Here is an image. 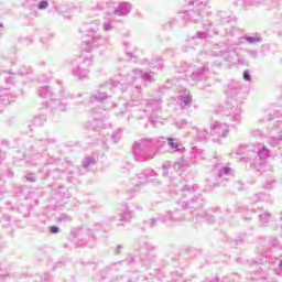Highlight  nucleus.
Wrapping results in <instances>:
<instances>
[{
  "instance_id": "c9c22d12",
  "label": "nucleus",
  "mask_w": 282,
  "mask_h": 282,
  "mask_svg": "<svg viewBox=\"0 0 282 282\" xmlns=\"http://www.w3.org/2000/svg\"><path fill=\"white\" fill-rule=\"evenodd\" d=\"M263 162H265V160H268V158H270V150H268V148L262 147L257 154Z\"/></svg>"
},
{
  "instance_id": "f257e3e1",
  "label": "nucleus",
  "mask_w": 282,
  "mask_h": 282,
  "mask_svg": "<svg viewBox=\"0 0 282 282\" xmlns=\"http://www.w3.org/2000/svg\"><path fill=\"white\" fill-rule=\"evenodd\" d=\"M227 101L225 105L218 106L216 113H224L225 116H231L234 122H241V85L238 83H230L226 89Z\"/></svg>"
},
{
  "instance_id": "09e8293b",
  "label": "nucleus",
  "mask_w": 282,
  "mask_h": 282,
  "mask_svg": "<svg viewBox=\"0 0 282 282\" xmlns=\"http://www.w3.org/2000/svg\"><path fill=\"white\" fill-rule=\"evenodd\" d=\"M120 138H122V129H118L111 134V139L113 142H120Z\"/></svg>"
},
{
  "instance_id": "680f3d73",
  "label": "nucleus",
  "mask_w": 282,
  "mask_h": 282,
  "mask_svg": "<svg viewBox=\"0 0 282 282\" xmlns=\"http://www.w3.org/2000/svg\"><path fill=\"white\" fill-rule=\"evenodd\" d=\"M23 191H24V186L23 185L15 186V189H14L15 197H21V195H23Z\"/></svg>"
},
{
  "instance_id": "20e7f679",
  "label": "nucleus",
  "mask_w": 282,
  "mask_h": 282,
  "mask_svg": "<svg viewBox=\"0 0 282 282\" xmlns=\"http://www.w3.org/2000/svg\"><path fill=\"white\" fill-rule=\"evenodd\" d=\"M132 155L135 162H149L155 158V141L151 138H141L132 145Z\"/></svg>"
},
{
  "instance_id": "5701e85b",
  "label": "nucleus",
  "mask_w": 282,
  "mask_h": 282,
  "mask_svg": "<svg viewBox=\"0 0 282 282\" xmlns=\"http://www.w3.org/2000/svg\"><path fill=\"white\" fill-rule=\"evenodd\" d=\"M12 102L10 100V90L8 88H0V113L7 105Z\"/></svg>"
},
{
  "instance_id": "0eeeda50",
  "label": "nucleus",
  "mask_w": 282,
  "mask_h": 282,
  "mask_svg": "<svg viewBox=\"0 0 282 282\" xmlns=\"http://www.w3.org/2000/svg\"><path fill=\"white\" fill-rule=\"evenodd\" d=\"M187 3H194L197 6L193 10L184 11L178 15V19H183L184 21H188L191 23H197L199 19H202V10L208 6V0H186Z\"/></svg>"
},
{
  "instance_id": "f3484780",
  "label": "nucleus",
  "mask_w": 282,
  "mask_h": 282,
  "mask_svg": "<svg viewBox=\"0 0 282 282\" xmlns=\"http://www.w3.org/2000/svg\"><path fill=\"white\" fill-rule=\"evenodd\" d=\"M93 121L90 122V126L87 127V129H91L93 131H96V129H102L104 121L107 120V117L105 113H102L100 108H96L93 110Z\"/></svg>"
},
{
  "instance_id": "8fccbe9b",
  "label": "nucleus",
  "mask_w": 282,
  "mask_h": 282,
  "mask_svg": "<svg viewBox=\"0 0 282 282\" xmlns=\"http://www.w3.org/2000/svg\"><path fill=\"white\" fill-rule=\"evenodd\" d=\"M139 248L140 250H148L149 252H151V250H155V247L151 245V242H141Z\"/></svg>"
},
{
  "instance_id": "1a4fd4ad",
  "label": "nucleus",
  "mask_w": 282,
  "mask_h": 282,
  "mask_svg": "<svg viewBox=\"0 0 282 282\" xmlns=\"http://www.w3.org/2000/svg\"><path fill=\"white\" fill-rule=\"evenodd\" d=\"M120 79L111 78L110 83L102 84L95 94L90 96L91 102L96 100L97 102H105L106 100H111V95L107 91V89H111V87H120Z\"/></svg>"
},
{
  "instance_id": "f03ea898",
  "label": "nucleus",
  "mask_w": 282,
  "mask_h": 282,
  "mask_svg": "<svg viewBox=\"0 0 282 282\" xmlns=\"http://www.w3.org/2000/svg\"><path fill=\"white\" fill-rule=\"evenodd\" d=\"M98 30H100V21L98 20L85 25L86 39L82 43V48L85 52H91L93 50H98V47L109 45V37L98 34Z\"/></svg>"
},
{
  "instance_id": "f704fd0d",
  "label": "nucleus",
  "mask_w": 282,
  "mask_h": 282,
  "mask_svg": "<svg viewBox=\"0 0 282 282\" xmlns=\"http://www.w3.org/2000/svg\"><path fill=\"white\" fill-rule=\"evenodd\" d=\"M152 142H154V153H155L156 149H162V147L166 144V138L164 137L154 138L152 139Z\"/></svg>"
},
{
  "instance_id": "393cba45",
  "label": "nucleus",
  "mask_w": 282,
  "mask_h": 282,
  "mask_svg": "<svg viewBox=\"0 0 282 282\" xmlns=\"http://www.w3.org/2000/svg\"><path fill=\"white\" fill-rule=\"evenodd\" d=\"M75 237L78 241H89L91 239V230L89 229H77L75 231Z\"/></svg>"
},
{
  "instance_id": "e2e57ef3",
  "label": "nucleus",
  "mask_w": 282,
  "mask_h": 282,
  "mask_svg": "<svg viewBox=\"0 0 282 282\" xmlns=\"http://www.w3.org/2000/svg\"><path fill=\"white\" fill-rule=\"evenodd\" d=\"M248 56H250V58H259V51L257 50H251V51H248Z\"/></svg>"
},
{
  "instance_id": "b1692460",
  "label": "nucleus",
  "mask_w": 282,
  "mask_h": 282,
  "mask_svg": "<svg viewBox=\"0 0 282 282\" xmlns=\"http://www.w3.org/2000/svg\"><path fill=\"white\" fill-rule=\"evenodd\" d=\"M192 78H193V80H196V82L206 80L208 78V68H206V67L197 68L192 74Z\"/></svg>"
},
{
  "instance_id": "7ed1b4c3",
  "label": "nucleus",
  "mask_w": 282,
  "mask_h": 282,
  "mask_svg": "<svg viewBox=\"0 0 282 282\" xmlns=\"http://www.w3.org/2000/svg\"><path fill=\"white\" fill-rule=\"evenodd\" d=\"M58 140L52 135L50 132L42 134L39 139H35L34 144L31 145L29 156L34 162V164H43L47 158V147L50 144H56Z\"/></svg>"
},
{
  "instance_id": "e433bc0d",
  "label": "nucleus",
  "mask_w": 282,
  "mask_h": 282,
  "mask_svg": "<svg viewBox=\"0 0 282 282\" xmlns=\"http://www.w3.org/2000/svg\"><path fill=\"white\" fill-rule=\"evenodd\" d=\"M270 219H272V214L268 210L259 215V221H261V224H270Z\"/></svg>"
},
{
  "instance_id": "4c0bfd02",
  "label": "nucleus",
  "mask_w": 282,
  "mask_h": 282,
  "mask_svg": "<svg viewBox=\"0 0 282 282\" xmlns=\"http://www.w3.org/2000/svg\"><path fill=\"white\" fill-rule=\"evenodd\" d=\"M62 173H67L68 177L72 178V176L74 175V171L72 170H61V169H55L54 171H52V175L53 177H61Z\"/></svg>"
},
{
  "instance_id": "bf43d9fd",
  "label": "nucleus",
  "mask_w": 282,
  "mask_h": 282,
  "mask_svg": "<svg viewBox=\"0 0 282 282\" xmlns=\"http://www.w3.org/2000/svg\"><path fill=\"white\" fill-rule=\"evenodd\" d=\"M248 6H253L254 8H258V6H261L265 2V0H247Z\"/></svg>"
},
{
  "instance_id": "774afa93",
  "label": "nucleus",
  "mask_w": 282,
  "mask_h": 282,
  "mask_svg": "<svg viewBox=\"0 0 282 282\" xmlns=\"http://www.w3.org/2000/svg\"><path fill=\"white\" fill-rule=\"evenodd\" d=\"M24 180H26V182L34 183L36 182V176H34V174H26L24 175Z\"/></svg>"
},
{
  "instance_id": "c756f323",
  "label": "nucleus",
  "mask_w": 282,
  "mask_h": 282,
  "mask_svg": "<svg viewBox=\"0 0 282 282\" xmlns=\"http://www.w3.org/2000/svg\"><path fill=\"white\" fill-rule=\"evenodd\" d=\"M216 21H219L220 25H224V23H230V15L226 13V11H219L216 14Z\"/></svg>"
},
{
  "instance_id": "39448f33",
  "label": "nucleus",
  "mask_w": 282,
  "mask_h": 282,
  "mask_svg": "<svg viewBox=\"0 0 282 282\" xmlns=\"http://www.w3.org/2000/svg\"><path fill=\"white\" fill-rule=\"evenodd\" d=\"M261 252L256 259V263L263 265L264 263H270L272 259H279L282 252V245L275 238H264L263 239Z\"/></svg>"
},
{
  "instance_id": "bb28decb",
  "label": "nucleus",
  "mask_w": 282,
  "mask_h": 282,
  "mask_svg": "<svg viewBox=\"0 0 282 282\" xmlns=\"http://www.w3.org/2000/svg\"><path fill=\"white\" fill-rule=\"evenodd\" d=\"M53 8L57 12V14H63L64 17L66 14H69V12H70L69 6H67L65 3H59L58 4V3L54 2Z\"/></svg>"
},
{
  "instance_id": "7c9ffc66",
  "label": "nucleus",
  "mask_w": 282,
  "mask_h": 282,
  "mask_svg": "<svg viewBox=\"0 0 282 282\" xmlns=\"http://www.w3.org/2000/svg\"><path fill=\"white\" fill-rule=\"evenodd\" d=\"M147 105L151 107L152 111H160L162 109V101L160 99H149Z\"/></svg>"
},
{
  "instance_id": "ea45409f",
  "label": "nucleus",
  "mask_w": 282,
  "mask_h": 282,
  "mask_svg": "<svg viewBox=\"0 0 282 282\" xmlns=\"http://www.w3.org/2000/svg\"><path fill=\"white\" fill-rule=\"evenodd\" d=\"M18 74L20 76H28L32 74V66H28V65L20 66V68L18 69Z\"/></svg>"
},
{
  "instance_id": "ddd939ff",
  "label": "nucleus",
  "mask_w": 282,
  "mask_h": 282,
  "mask_svg": "<svg viewBox=\"0 0 282 282\" xmlns=\"http://www.w3.org/2000/svg\"><path fill=\"white\" fill-rule=\"evenodd\" d=\"M154 177H158V173H155V171H153L152 169H147L137 173L134 178L137 180V183L135 182L133 183L135 184L134 191H140V186H144V184H149L150 182H153Z\"/></svg>"
},
{
  "instance_id": "4468645a",
  "label": "nucleus",
  "mask_w": 282,
  "mask_h": 282,
  "mask_svg": "<svg viewBox=\"0 0 282 282\" xmlns=\"http://www.w3.org/2000/svg\"><path fill=\"white\" fill-rule=\"evenodd\" d=\"M170 182L172 186H174V192L180 195H184V193H195V188H197V186L191 187L186 185V181H184L180 175L176 177L170 176Z\"/></svg>"
},
{
  "instance_id": "473e14b6",
  "label": "nucleus",
  "mask_w": 282,
  "mask_h": 282,
  "mask_svg": "<svg viewBox=\"0 0 282 282\" xmlns=\"http://www.w3.org/2000/svg\"><path fill=\"white\" fill-rule=\"evenodd\" d=\"M243 40L247 41L250 45H254L257 43H261L263 41V37L261 35L256 34L254 36L245 35Z\"/></svg>"
},
{
  "instance_id": "c85d7f7f",
  "label": "nucleus",
  "mask_w": 282,
  "mask_h": 282,
  "mask_svg": "<svg viewBox=\"0 0 282 282\" xmlns=\"http://www.w3.org/2000/svg\"><path fill=\"white\" fill-rule=\"evenodd\" d=\"M196 140H207L210 132L206 129L194 128Z\"/></svg>"
},
{
  "instance_id": "3c124183",
  "label": "nucleus",
  "mask_w": 282,
  "mask_h": 282,
  "mask_svg": "<svg viewBox=\"0 0 282 282\" xmlns=\"http://www.w3.org/2000/svg\"><path fill=\"white\" fill-rule=\"evenodd\" d=\"M234 6L238 8H245V10H248V7H249L248 0H235Z\"/></svg>"
},
{
  "instance_id": "49530a36",
  "label": "nucleus",
  "mask_w": 282,
  "mask_h": 282,
  "mask_svg": "<svg viewBox=\"0 0 282 282\" xmlns=\"http://www.w3.org/2000/svg\"><path fill=\"white\" fill-rule=\"evenodd\" d=\"M56 221L58 224H69V221H72V216L62 214V215H59V217L56 218Z\"/></svg>"
},
{
  "instance_id": "603ef678",
  "label": "nucleus",
  "mask_w": 282,
  "mask_h": 282,
  "mask_svg": "<svg viewBox=\"0 0 282 282\" xmlns=\"http://www.w3.org/2000/svg\"><path fill=\"white\" fill-rule=\"evenodd\" d=\"M35 282H52V276L47 273H44L42 276L36 278Z\"/></svg>"
},
{
  "instance_id": "052dcab7",
  "label": "nucleus",
  "mask_w": 282,
  "mask_h": 282,
  "mask_svg": "<svg viewBox=\"0 0 282 282\" xmlns=\"http://www.w3.org/2000/svg\"><path fill=\"white\" fill-rule=\"evenodd\" d=\"M215 217L216 216H213L210 214H206L204 217H203V220L206 221L207 224H215Z\"/></svg>"
},
{
  "instance_id": "58836bf2",
  "label": "nucleus",
  "mask_w": 282,
  "mask_h": 282,
  "mask_svg": "<svg viewBox=\"0 0 282 282\" xmlns=\"http://www.w3.org/2000/svg\"><path fill=\"white\" fill-rule=\"evenodd\" d=\"M58 162H61V158L50 156V154L47 153V156L44 159V161L41 164H44L45 166H47L50 164H58Z\"/></svg>"
},
{
  "instance_id": "5fc2aeb1",
  "label": "nucleus",
  "mask_w": 282,
  "mask_h": 282,
  "mask_svg": "<svg viewBox=\"0 0 282 282\" xmlns=\"http://www.w3.org/2000/svg\"><path fill=\"white\" fill-rule=\"evenodd\" d=\"M175 126L177 127V129H184L188 127V121H186V119H180L175 122Z\"/></svg>"
},
{
  "instance_id": "c03bdc74",
  "label": "nucleus",
  "mask_w": 282,
  "mask_h": 282,
  "mask_svg": "<svg viewBox=\"0 0 282 282\" xmlns=\"http://www.w3.org/2000/svg\"><path fill=\"white\" fill-rule=\"evenodd\" d=\"M102 105H104V111H109V109H113L116 107V102L111 100V96H110V99H106L105 101H102Z\"/></svg>"
},
{
  "instance_id": "6e6d98bb",
  "label": "nucleus",
  "mask_w": 282,
  "mask_h": 282,
  "mask_svg": "<svg viewBox=\"0 0 282 282\" xmlns=\"http://www.w3.org/2000/svg\"><path fill=\"white\" fill-rule=\"evenodd\" d=\"M152 67L158 68L159 70L164 69V61L158 59V61L153 62Z\"/></svg>"
},
{
  "instance_id": "a878e982",
  "label": "nucleus",
  "mask_w": 282,
  "mask_h": 282,
  "mask_svg": "<svg viewBox=\"0 0 282 282\" xmlns=\"http://www.w3.org/2000/svg\"><path fill=\"white\" fill-rule=\"evenodd\" d=\"M167 145L174 153H184L185 149L180 144V141L174 138H167Z\"/></svg>"
},
{
  "instance_id": "f8f14e48",
  "label": "nucleus",
  "mask_w": 282,
  "mask_h": 282,
  "mask_svg": "<svg viewBox=\"0 0 282 282\" xmlns=\"http://www.w3.org/2000/svg\"><path fill=\"white\" fill-rule=\"evenodd\" d=\"M204 31H197L194 36L191 37L188 45L184 46V52H193L194 47L191 45H199L202 41L208 39V32H210V22L204 23Z\"/></svg>"
},
{
  "instance_id": "a19ab883",
  "label": "nucleus",
  "mask_w": 282,
  "mask_h": 282,
  "mask_svg": "<svg viewBox=\"0 0 282 282\" xmlns=\"http://www.w3.org/2000/svg\"><path fill=\"white\" fill-rule=\"evenodd\" d=\"M35 1L36 3H34L33 6H35L37 10H47V8H50V2L47 0Z\"/></svg>"
},
{
  "instance_id": "2f4dec72",
  "label": "nucleus",
  "mask_w": 282,
  "mask_h": 282,
  "mask_svg": "<svg viewBox=\"0 0 282 282\" xmlns=\"http://www.w3.org/2000/svg\"><path fill=\"white\" fill-rule=\"evenodd\" d=\"M232 175V169L228 166H223L218 170V177L221 180H226V177H230Z\"/></svg>"
},
{
  "instance_id": "79ce46f5",
  "label": "nucleus",
  "mask_w": 282,
  "mask_h": 282,
  "mask_svg": "<svg viewBox=\"0 0 282 282\" xmlns=\"http://www.w3.org/2000/svg\"><path fill=\"white\" fill-rule=\"evenodd\" d=\"M162 169H163V177H169V173H171V171H175V167H173V165L171 163H164L162 165Z\"/></svg>"
},
{
  "instance_id": "412c9836",
  "label": "nucleus",
  "mask_w": 282,
  "mask_h": 282,
  "mask_svg": "<svg viewBox=\"0 0 282 282\" xmlns=\"http://www.w3.org/2000/svg\"><path fill=\"white\" fill-rule=\"evenodd\" d=\"M180 107L182 111H191V107H193V96L191 94L182 95L178 98Z\"/></svg>"
},
{
  "instance_id": "423d86ee",
  "label": "nucleus",
  "mask_w": 282,
  "mask_h": 282,
  "mask_svg": "<svg viewBox=\"0 0 282 282\" xmlns=\"http://www.w3.org/2000/svg\"><path fill=\"white\" fill-rule=\"evenodd\" d=\"M72 74L78 80H85L89 76V68L94 65V56L89 55L72 62Z\"/></svg>"
},
{
  "instance_id": "13d9d810",
  "label": "nucleus",
  "mask_w": 282,
  "mask_h": 282,
  "mask_svg": "<svg viewBox=\"0 0 282 282\" xmlns=\"http://www.w3.org/2000/svg\"><path fill=\"white\" fill-rule=\"evenodd\" d=\"M267 52H270V45H268V44L261 45L260 54H261L262 58H265Z\"/></svg>"
},
{
  "instance_id": "338daca9",
  "label": "nucleus",
  "mask_w": 282,
  "mask_h": 282,
  "mask_svg": "<svg viewBox=\"0 0 282 282\" xmlns=\"http://www.w3.org/2000/svg\"><path fill=\"white\" fill-rule=\"evenodd\" d=\"M254 216V210H247L245 213V219H247L248 221H250L252 219V217Z\"/></svg>"
},
{
  "instance_id": "de8ad7c7",
  "label": "nucleus",
  "mask_w": 282,
  "mask_h": 282,
  "mask_svg": "<svg viewBox=\"0 0 282 282\" xmlns=\"http://www.w3.org/2000/svg\"><path fill=\"white\" fill-rule=\"evenodd\" d=\"M93 164H96V159H94V158H86V159L83 161L82 166H83L84 169H89L90 166H93Z\"/></svg>"
},
{
  "instance_id": "cd10ccee",
  "label": "nucleus",
  "mask_w": 282,
  "mask_h": 282,
  "mask_svg": "<svg viewBox=\"0 0 282 282\" xmlns=\"http://www.w3.org/2000/svg\"><path fill=\"white\" fill-rule=\"evenodd\" d=\"M251 200L254 202V204H257V202H270V194H265L263 192H260L258 194H254L251 197Z\"/></svg>"
},
{
  "instance_id": "a211bd4d",
  "label": "nucleus",
  "mask_w": 282,
  "mask_h": 282,
  "mask_svg": "<svg viewBox=\"0 0 282 282\" xmlns=\"http://www.w3.org/2000/svg\"><path fill=\"white\" fill-rule=\"evenodd\" d=\"M182 219H184V216H182L180 212H166L161 217V221L167 224V226H175V224H180Z\"/></svg>"
},
{
  "instance_id": "dca6fc26",
  "label": "nucleus",
  "mask_w": 282,
  "mask_h": 282,
  "mask_svg": "<svg viewBox=\"0 0 282 282\" xmlns=\"http://www.w3.org/2000/svg\"><path fill=\"white\" fill-rule=\"evenodd\" d=\"M178 205L182 206L184 210H199L204 208V198L202 196H195L191 200H178Z\"/></svg>"
},
{
  "instance_id": "864d4df0",
  "label": "nucleus",
  "mask_w": 282,
  "mask_h": 282,
  "mask_svg": "<svg viewBox=\"0 0 282 282\" xmlns=\"http://www.w3.org/2000/svg\"><path fill=\"white\" fill-rule=\"evenodd\" d=\"M159 221H162L161 218H151L149 220H145V226H149V228H153Z\"/></svg>"
},
{
  "instance_id": "72a5a7b5",
  "label": "nucleus",
  "mask_w": 282,
  "mask_h": 282,
  "mask_svg": "<svg viewBox=\"0 0 282 282\" xmlns=\"http://www.w3.org/2000/svg\"><path fill=\"white\" fill-rule=\"evenodd\" d=\"M46 122H47V116L40 115L33 119V127H43V124H45Z\"/></svg>"
},
{
  "instance_id": "aec40b11",
  "label": "nucleus",
  "mask_w": 282,
  "mask_h": 282,
  "mask_svg": "<svg viewBox=\"0 0 282 282\" xmlns=\"http://www.w3.org/2000/svg\"><path fill=\"white\" fill-rule=\"evenodd\" d=\"M235 155H241L240 162H243V158L248 160V156L254 155V150H252V145H239L235 150Z\"/></svg>"
},
{
  "instance_id": "6e6552de",
  "label": "nucleus",
  "mask_w": 282,
  "mask_h": 282,
  "mask_svg": "<svg viewBox=\"0 0 282 282\" xmlns=\"http://www.w3.org/2000/svg\"><path fill=\"white\" fill-rule=\"evenodd\" d=\"M154 76L153 72L144 73L139 68H134L127 74L126 82L119 80L121 83L119 85H135L138 80L143 83H153Z\"/></svg>"
},
{
  "instance_id": "0e129e2a",
  "label": "nucleus",
  "mask_w": 282,
  "mask_h": 282,
  "mask_svg": "<svg viewBox=\"0 0 282 282\" xmlns=\"http://www.w3.org/2000/svg\"><path fill=\"white\" fill-rule=\"evenodd\" d=\"M48 230L51 235H58V232H61V228L58 226H51L48 227Z\"/></svg>"
},
{
  "instance_id": "9b49d317",
  "label": "nucleus",
  "mask_w": 282,
  "mask_h": 282,
  "mask_svg": "<svg viewBox=\"0 0 282 282\" xmlns=\"http://www.w3.org/2000/svg\"><path fill=\"white\" fill-rule=\"evenodd\" d=\"M138 206H129V204L124 203L119 206L117 214L112 216L115 221H122L127 224L130 219H133V214L138 210Z\"/></svg>"
},
{
  "instance_id": "6ab92c4d",
  "label": "nucleus",
  "mask_w": 282,
  "mask_h": 282,
  "mask_svg": "<svg viewBox=\"0 0 282 282\" xmlns=\"http://www.w3.org/2000/svg\"><path fill=\"white\" fill-rule=\"evenodd\" d=\"M242 160L245 164H249L250 169L253 171H261V169H263L264 161L257 155V152H254V154H252L249 159L242 158Z\"/></svg>"
},
{
  "instance_id": "69168bd1",
  "label": "nucleus",
  "mask_w": 282,
  "mask_h": 282,
  "mask_svg": "<svg viewBox=\"0 0 282 282\" xmlns=\"http://www.w3.org/2000/svg\"><path fill=\"white\" fill-rule=\"evenodd\" d=\"M207 184L210 188H215L217 186V181H215V177L207 178Z\"/></svg>"
},
{
  "instance_id": "2eb2a0df",
  "label": "nucleus",
  "mask_w": 282,
  "mask_h": 282,
  "mask_svg": "<svg viewBox=\"0 0 282 282\" xmlns=\"http://www.w3.org/2000/svg\"><path fill=\"white\" fill-rule=\"evenodd\" d=\"M228 123L215 121L212 124V137L215 142H221V138H228L229 129Z\"/></svg>"
},
{
  "instance_id": "9d476101",
  "label": "nucleus",
  "mask_w": 282,
  "mask_h": 282,
  "mask_svg": "<svg viewBox=\"0 0 282 282\" xmlns=\"http://www.w3.org/2000/svg\"><path fill=\"white\" fill-rule=\"evenodd\" d=\"M37 94L40 98H44V100H46V107H56L58 111H65V104L54 101V93L50 86L40 87Z\"/></svg>"
},
{
  "instance_id": "37998d69",
  "label": "nucleus",
  "mask_w": 282,
  "mask_h": 282,
  "mask_svg": "<svg viewBox=\"0 0 282 282\" xmlns=\"http://www.w3.org/2000/svg\"><path fill=\"white\" fill-rule=\"evenodd\" d=\"M122 263H124V261L112 262L107 268L108 270H113L115 272H118L122 269Z\"/></svg>"
},
{
  "instance_id": "4d7b16f0",
  "label": "nucleus",
  "mask_w": 282,
  "mask_h": 282,
  "mask_svg": "<svg viewBox=\"0 0 282 282\" xmlns=\"http://www.w3.org/2000/svg\"><path fill=\"white\" fill-rule=\"evenodd\" d=\"M263 186H264V188H267V191H272V188H274V186H276V181H274V180L267 181Z\"/></svg>"
},
{
  "instance_id": "a18cd8bd",
  "label": "nucleus",
  "mask_w": 282,
  "mask_h": 282,
  "mask_svg": "<svg viewBox=\"0 0 282 282\" xmlns=\"http://www.w3.org/2000/svg\"><path fill=\"white\" fill-rule=\"evenodd\" d=\"M212 54H215V56H220L221 58H224V61H230V52L227 51H219V52H215L213 51Z\"/></svg>"
},
{
  "instance_id": "4be33fe9",
  "label": "nucleus",
  "mask_w": 282,
  "mask_h": 282,
  "mask_svg": "<svg viewBox=\"0 0 282 282\" xmlns=\"http://www.w3.org/2000/svg\"><path fill=\"white\" fill-rule=\"evenodd\" d=\"M132 10L131 3L129 2H119L118 7L115 9V14L117 17H127Z\"/></svg>"
}]
</instances>
